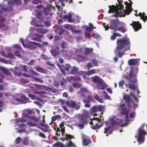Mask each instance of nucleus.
<instances>
[{"label": "nucleus", "instance_id": "58836bf2", "mask_svg": "<svg viewBox=\"0 0 147 147\" xmlns=\"http://www.w3.org/2000/svg\"><path fill=\"white\" fill-rule=\"evenodd\" d=\"M65 137L63 138L65 140H67L69 139H71L73 138V136L70 134H65Z\"/></svg>", "mask_w": 147, "mask_h": 147}, {"label": "nucleus", "instance_id": "5701e85b", "mask_svg": "<svg viewBox=\"0 0 147 147\" xmlns=\"http://www.w3.org/2000/svg\"><path fill=\"white\" fill-rule=\"evenodd\" d=\"M79 68L76 66L71 67L70 73L71 74H78Z\"/></svg>", "mask_w": 147, "mask_h": 147}, {"label": "nucleus", "instance_id": "aec40b11", "mask_svg": "<svg viewBox=\"0 0 147 147\" xmlns=\"http://www.w3.org/2000/svg\"><path fill=\"white\" fill-rule=\"evenodd\" d=\"M51 6L50 7H46L44 8L43 9V11L44 13V14L45 16H48L49 14L51 16L53 14V13H51Z\"/></svg>", "mask_w": 147, "mask_h": 147}, {"label": "nucleus", "instance_id": "680f3d73", "mask_svg": "<svg viewBox=\"0 0 147 147\" xmlns=\"http://www.w3.org/2000/svg\"><path fill=\"white\" fill-rule=\"evenodd\" d=\"M72 85L74 87L79 88L80 86V84L77 83H74L72 84Z\"/></svg>", "mask_w": 147, "mask_h": 147}, {"label": "nucleus", "instance_id": "338daca9", "mask_svg": "<svg viewBox=\"0 0 147 147\" xmlns=\"http://www.w3.org/2000/svg\"><path fill=\"white\" fill-rule=\"evenodd\" d=\"M103 93L104 94H105V95L104 96L105 98L106 99H109L110 98V96H109L107 94L105 91H104L103 92Z\"/></svg>", "mask_w": 147, "mask_h": 147}, {"label": "nucleus", "instance_id": "e2e57ef3", "mask_svg": "<svg viewBox=\"0 0 147 147\" xmlns=\"http://www.w3.org/2000/svg\"><path fill=\"white\" fill-rule=\"evenodd\" d=\"M34 79L37 82H40L41 83H42L44 82L42 80L40 79L36 78H34Z\"/></svg>", "mask_w": 147, "mask_h": 147}, {"label": "nucleus", "instance_id": "c03bdc74", "mask_svg": "<svg viewBox=\"0 0 147 147\" xmlns=\"http://www.w3.org/2000/svg\"><path fill=\"white\" fill-rule=\"evenodd\" d=\"M91 61L92 63L94 65V66H97L98 65V63L97 60L96 59H92Z\"/></svg>", "mask_w": 147, "mask_h": 147}, {"label": "nucleus", "instance_id": "6e6552de", "mask_svg": "<svg viewBox=\"0 0 147 147\" xmlns=\"http://www.w3.org/2000/svg\"><path fill=\"white\" fill-rule=\"evenodd\" d=\"M28 67L26 65H24L23 67L21 66L20 68H16L14 71V74L15 76H19L21 74V72L23 70L25 71H27Z\"/></svg>", "mask_w": 147, "mask_h": 147}, {"label": "nucleus", "instance_id": "4c0bfd02", "mask_svg": "<svg viewBox=\"0 0 147 147\" xmlns=\"http://www.w3.org/2000/svg\"><path fill=\"white\" fill-rule=\"evenodd\" d=\"M94 97L95 99L96 100L100 102L101 103L103 102L102 99L101 98H100L98 95H96L94 96Z\"/></svg>", "mask_w": 147, "mask_h": 147}, {"label": "nucleus", "instance_id": "393cba45", "mask_svg": "<svg viewBox=\"0 0 147 147\" xmlns=\"http://www.w3.org/2000/svg\"><path fill=\"white\" fill-rule=\"evenodd\" d=\"M5 5L4 4H2L1 5V8L2 9L5 11H11L12 9L11 6H9V7H5Z\"/></svg>", "mask_w": 147, "mask_h": 147}, {"label": "nucleus", "instance_id": "ddd939ff", "mask_svg": "<svg viewBox=\"0 0 147 147\" xmlns=\"http://www.w3.org/2000/svg\"><path fill=\"white\" fill-rule=\"evenodd\" d=\"M123 121L122 119H118L116 117H114L112 119V125H119L121 124Z\"/></svg>", "mask_w": 147, "mask_h": 147}, {"label": "nucleus", "instance_id": "603ef678", "mask_svg": "<svg viewBox=\"0 0 147 147\" xmlns=\"http://www.w3.org/2000/svg\"><path fill=\"white\" fill-rule=\"evenodd\" d=\"M86 66L87 69H90L91 68L93 67L94 66L91 63H87Z\"/></svg>", "mask_w": 147, "mask_h": 147}, {"label": "nucleus", "instance_id": "4d7b16f0", "mask_svg": "<svg viewBox=\"0 0 147 147\" xmlns=\"http://www.w3.org/2000/svg\"><path fill=\"white\" fill-rule=\"evenodd\" d=\"M20 82L23 84H25L28 83L29 81L28 80H25L24 79H22L20 81Z\"/></svg>", "mask_w": 147, "mask_h": 147}, {"label": "nucleus", "instance_id": "5fc2aeb1", "mask_svg": "<svg viewBox=\"0 0 147 147\" xmlns=\"http://www.w3.org/2000/svg\"><path fill=\"white\" fill-rule=\"evenodd\" d=\"M22 141V139L20 137H18L15 140V142L17 144H18Z\"/></svg>", "mask_w": 147, "mask_h": 147}, {"label": "nucleus", "instance_id": "7ed1b4c3", "mask_svg": "<svg viewBox=\"0 0 147 147\" xmlns=\"http://www.w3.org/2000/svg\"><path fill=\"white\" fill-rule=\"evenodd\" d=\"M138 71V67H131L129 71L128 75L125 76V78L131 82H137L136 74Z\"/></svg>", "mask_w": 147, "mask_h": 147}, {"label": "nucleus", "instance_id": "0eeeda50", "mask_svg": "<svg viewBox=\"0 0 147 147\" xmlns=\"http://www.w3.org/2000/svg\"><path fill=\"white\" fill-rule=\"evenodd\" d=\"M123 99L125 100V102L127 104V106L129 108L131 107V103L134 104V102L131 97V95L126 94H124L123 96Z\"/></svg>", "mask_w": 147, "mask_h": 147}, {"label": "nucleus", "instance_id": "cd10ccee", "mask_svg": "<svg viewBox=\"0 0 147 147\" xmlns=\"http://www.w3.org/2000/svg\"><path fill=\"white\" fill-rule=\"evenodd\" d=\"M109 7L110 8V10H111V11H113L114 12L118 11V7L117 6L112 5L111 6L110 5L109 6Z\"/></svg>", "mask_w": 147, "mask_h": 147}, {"label": "nucleus", "instance_id": "7c9ffc66", "mask_svg": "<svg viewBox=\"0 0 147 147\" xmlns=\"http://www.w3.org/2000/svg\"><path fill=\"white\" fill-rule=\"evenodd\" d=\"M70 79L71 80L75 81H78L80 80V77L78 76H71Z\"/></svg>", "mask_w": 147, "mask_h": 147}, {"label": "nucleus", "instance_id": "de8ad7c7", "mask_svg": "<svg viewBox=\"0 0 147 147\" xmlns=\"http://www.w3.org/2000/svg\"><path fill=\"white\" fill-rule=\"evenodd\" d=\"M2 71L4 74L7 75H9L10 74V73L9 71L5 68H3Z\"/></svg>", "mask_w": 147, "mask_h": 147}, {"label": "nucleus", "instance_id": "c756f323", "mask_svg": "<svg viewBox=\"0 0 147 147\" xmlns=\"http://www.w3.org/2000/svg\"><path fill=\"white\" fill-rule=\"evenodd\" d=\"M34 68L36 71L40 73H45L46 71L45 70L40 67H35Z\"/></svg>", "mask_w": 147, "mask_h": 147}, {"label": "nucleus", "instance_id": "6ab92c4d", "mask_svg": "<svg viewBox=\"0 0 147 147\" xmlns=\"http://www.w3.org/2000/svg\"><path fill=\"white\" fill-rule=\"evenodd\" d=\"M91 79L94 83L97 84L100 83L103 80L100 77L97 76H94L92 77Z\"/></svg>", "mask_w": 147, "mask_h": 147}, {"label": "nucleus", "instance_id": "f704fd0d", "mask_svg": "<svg viewBox=\"0 0 147 147\" xmlns=\"http://www.w3.org/2000/svg\"><path fill=\"white\" fill-rule=\"evenodd\" d=\"M126 9H125V13L126 14H129L131 12V11L133 9L131 8V7H129L126 8Z\"/></svg>", "mask_w": 147, "mask_h": 147}, {"label": "nucleus", "instance_id": "8fccbe9b", "mask_svg": "<svg viewBox=\"0 0 147 147\" xmlns=\"http://www.w3.org/2000/svg\"><path fill=\"white\" fill-rule=\"evenodd\" d=\"M28 140L27 139V138H25L23 140L22 143L25 145H28Z\"/></svg>", "mask_w": 147, "mask_h": 147}, {"label": "nucleus", "instance_id": "ea45409f", "mask_svg": "<svg viewBox=\"0 0 147 147\" xmlns=\"http://www.w3.org/2000/svg\"><path fill=\"white\" fill-rule=\"evenodd\" d=\"M61 48L63 49H67L68 47V45L65 41H63L61 44Z\"/></svg>", "mask_w": 147, "mask_h": 147}, {"label": "nucleus", "instance_id": "f3484780", "mask_svg": "<svg viewBox=\"0 0 147 147\" xmlns=\"http://www.w3.org/2000/svg\"><path fill=\"white\" fill-rule=\"evenodd\" d=\"M40 125L41 126L44 127L40 128V129L43 132H49V131L51 130V129H50L49 126L47 125H45L44 123H40Z\"/></svg>", "mask_w": 147, "mask_h": 147}, {"label": "nucleus", "instance_id": "39448f33", "mask_svg": "<svg viewBox=\"0 0 147 147\" xmlns=\"http://www.w3.org/2000/svg\"><path fill=\"white\" fill-rule=\"evenodd\" d=\"M27 47L30 50H34L36 49L37 46L40 48L43 47L42 44L36 42L30 41L27 44Z\"/></svg>", "mask_w": 147, "mask_h": 147}, {"label": "nucleus", "instance_id": "b1692460", "mask_svg": "<svg viewBox=\"0 0 147 147\" xmlns=\"http://www.w3.org/2000/svg\"><path fill=\"white\" fill-rule=\"evenodd\" d=\"M91 142L90 139L87 138L86 137L84 138L83 141V144L84 146H87L90 144Z\"/></svg>", "mask_w": 147, "mask_h": 147}, {"label": "nucleus", "instance_id": "e433bc0d", "mask_svg": "<svg viewBox=\"0 0 147 147\" xmlns=\"http://www.w3.org/2000/svg\"><path fill=\"white\" fill-rule=\"evenodd\" d=\"M56 31L57 32V33L60 35H61L64 32L63 29L61 28H58Z\"/></svg>", "mask_w": 147, "mask_h": 147}, {"label": "nucleus", "instance_id": "f8f14e48", "mask_svg": "<svg viewBox=\"0 0 147 147\" xmlns=\"http://www.w3.org/2000/svg\"><path fill=\"white\" fill-rule=\"evenodd\" d=\"M36 18L39 22L42 23L44 21L45 17L43 16L41 11H38L36 13Z\"/></svg>", "mask_w": 147, "mask_h": 147}, {"label": "nucleus", "instance_id": "3c124183", "mask_svg": "<svg viewBox=\"0 0 147 147\" xmlns=\"http://www.w3.org/2000/svg\"><path fill=\"white\" fill-rule=\"evenodd\" d=\"M32 40H34L38 41L40 42H42V40L41 39H40L39 38H38L36 36L35 37H33L32 38Z\"/></svg>", "mask_w": 147, "mask_h": 147}, {"label": "nucleus", "instance_id": "1a4fd4ad", "mask_svg": "<svg viewBox=\"0 0 147 147\" xmlns=\"http://www.w3.org/2000/svg\"><path fill=\"white\" fill-rule=\"evenodd\" d=\"M85 117L84 115L81 116L79 118V120L77 123V126L80 129H83L86 123V120L84 119Z\"/></svg>", "mask_w": 147, "mask_h": 147}, {"label": "nucleus", "instance_id": "37998d69", "mask_svg": "<svg viewBox=\"0 0 147 147\" xmlns=\"http://www.w3.org/2000/svg\"><path fill=\"white\" fill-rule=\"evenodd\" d=\"M119 17H124L125 16L126 13H125V9L122 11H119Z\"/></svg>", "mask_w": 147, "mask_h": 147}, {"label": "nucleus", "instance_id": "a211bd4d", "mask_svg": "<svg viewBox=\"0 0 147 147\" xmlns=\"http://www.w3.org/2000/svg\"><path fill=\"white\" fill-rule=\"evenodd\" d=\"M107 86V84L105 83L103 80L97 85L98 90H103Z\"/></svg>", "mask_w": 147, "mask_h": 147}, {"label": "nucleus", "instance_id": "c9c22d12", "mask_svg": "<svg viewBox=\"0 0 147 147\" xmlns=\"http://www.w3.org/2000/svg\"><path fill=\"white\" fill-rule=\"evenodd\" d=\"M54 146L57 147H63L64 146L63 144L61 142H58L53 144Z\"/></svg>", "mask_w": 147, "mask_h": 147}, {"label": "nucleus", "instance_id": "a19ab883", "mask_svg": "<svg viewBox=\"0 0 147 147\" xmlns=\"http://www.w3.org/2000/svg\"><path fill=\"white\" fill-rule=\"evenodd\" d=\"M93 51V49L92 48H86L85 49V54L86 55L88 54Z\"/></svg>", "mask_w": 147, "mask_h": 147}, {"label": "nucleus", "instance_id": "473e14b6", "mask_svg": "<svg viewBox=\"0 0 147 147\" xmlns=\"http://www.w3.org/2000/svg\"><path fill=\"white\" fill-rule=\"evenodd\" d=\"M117 30H119L121 32L123 33L125 32L126 31V29L123 26H121L117 28Z\"/></svg>", "mask_w": 147, "mask_h": 147}, {"label": "nucleus", "instance_id": "49530a36", "mask_svg": "<svg viewBox=\"0 0 147 147\" xmlns=\"http://www.w3.org/2000/svg\"><path fill=\"white\" fill-rule=\"evenodd\" d=\"M27 124L30 127H36L37 126V124L36 123H33L30 121L28 122Z\"/></svg>", "mask_w": 147, "mask_h": 147}, {"label": "nucleus", "instance_id": "a878e982", "mask_svg": "<svg viewBox=\"0 0 147 147\" xmlns=\"http://www.w3.org/2000/svg\"><path fill=\"white\" fill-rule=\"evenodd\" d=\"M146 133L145 130L141 128H140L138 130V136H144L146 134Z\"/></svg>", "mask_w": 147, "mask_h": 147}, {"label": "nucleus", "instance_id": "79ce46f5", "mask_svg": "<svg viewBox=\"0 0 147 147\" xmlns=\"http://www.w3.org/2000/svg\"><path fill=\"white\" fill-rule=\"evenodd\" d=\"M144 136H138V142L140 143H142L144 141Z\"/></svg>", "mask_w": 147, "mask_h": 147}, {"label": "nucleus", "instance_id": "0e129e2a", "mask_svg": "<svg viewBox=\"0 0 147 147\" xmlns=\"http://www.w3.org/2000/svg\"><path fill=\"white\" fill-rule=\"evenodd\" d=\"M81 91L82 92L87 93L89 91L88 89L86 88H80Z\"/></svg>", "mask_w": 147, "mask_h": 147}, {"label": "nucleus", "instance_id": "72a5a7b5", "mask_svg": "<svg viewBox=\"0 0 147 147\" xmlns=\"http://www.w3.org/2000/svg\"><path fill=\"white\" fill-rule=\"evenodd\" d=\"M107 133L109 134H111L112 133V131L111 129H110V127H108L105 128L104 133L106 134Z\"/></svg>", "mask_w": 147, "mask_h": 147}, {"label": "nucleus", "instance_id": "9d476101", "mask_svg": "<svg viewBox=\"0 0 147 147\" xmlns=\"http://www.w3.org/2000/svg\"><path fill=\"white\" fill-rule=\"evenodd\" d=\"M66 103L69 107L74 108L76 110H78L80 107V105L76 104L75 101H74L71 100L66 102Z\"/></svg>", "mask_w": 147, "mask_h": 147}, {"label": "nucleus", "instance_id": "9b49d317", "mask_svg": "<svg viewBox=\"0 0 147 147\" xmlns=\"http://www.w3.org/2000/svg\"><path fill=\"white\" fill-rule=\"evenodd\" d=\"M130 25L132 26L135 31H137L142 28V25L139 21H132V24H130Z\"/></svg>", "mask_w": 147, "mask_h": 147}, {"label": "nucleus", "instance_id": "09e8293b", "mask_svg": "<svg viewBox=\"0 0 147 147\" xmlns=\"http://www.w3.org/2000/svg\"><path fill=\"white\" fill-rule=\"evenodd\" d=\"M92 36L93 38H95L97 39L100 38V36L99 35L93 33L92 35Z\"/></svg>", "mask_w": 147, "mask_h": 147}, {"label": "nucleus", "instance_id": "4be33fe9", "mask_svg": "<svg viewBox=\"0 0 147 147\" xmlns=\"http://www.w3.org/2000/svg\"><path fill=\"white\" fill-rule=\"evenodd\" d=\"M128 63L130 65H136L138 63V60L136 59H130L128 61Z\"/></svg>", "mask_w": 147, "mask_h": 147}, {"label": "nucleus", "instance_id": "13d9d810", "mask_svg": "<svg viewBox=\"0 0 147 147\" xmlns=\"http://www.w3.org/2000/svg\"><path fill=\"white\" fill-rule=\"evenodd\" d=\"M14 54L16 56L21 57H22L21 55L20 54V52L18 50H16L15 51Z\"/></svg>", "mask_w": 147, "mask_h": 147}, {"label": "nucleus", "instance_id": "2f4dec72", "mask_svg": "<svg viewBox=\"0 0 147 147\" xmlns=\"http://www.w3.org/2000/svg\"><path fill=\"white\" fill-rule=\"evenodd\" d=\"M36 31L38 33L42 34H44L46 32V30L43 28H37Z\"/></svg>", "mask_w": 147, "mask_h": 147}, {"label": "nucleus", "instance_id": "423d86ee", "mask_svg": "<svg viewBox=\"0 0 147 147\" xmlns=\"http://www.w3.org/2000/svg\"><path fill=\"white\" fill-rule=\"evenodd\" d=\"M15 99L16 101L22 102L23 103L26 104L30 102L29 100V98L24 94H21L20 97L16 98Z\"/></svg>", "mask_w": 147, "mask_h": 147}, {"label": "nucleus", "instance_id": "dca6fc26", "mask_svg": "<svg viewBox=\"0 0 147 147\" xmlns=\"http://www.w3.org/2000/svg\"><path fill=\"white\" fill-rule=\"evenodd\" d=\"M121 111L120 113L121 115H126L129 113V110L125 107V104L121 105Z\"/></svg>", "mask_w": 147, "mask_h": 147}, {"label": "nucleus", "instance_id": "052dcab7", "mask_svg": "<svg viewBox=\"0 0 147 147\" xmlns=\"http://www.w3.org/2000/svg\"><path fill=\"white\" fill-rule=\"evenodd\" d=\"M92 27H86V29L87 31H91L94 28L93 26H92Z\"/></svg>", "mask_w": 147, "mask_h": 147}, {"label": "nucleus", "instance_id": "864d4df0", "mask_svg": "<svg viewBox=\"0 0 147 147\" xmlns=\"http://www.w3.org/2000/svg\"><path fill=\"white\" fill-rule=\"evenodd\" d=\"M64 126V124L63 122L61 123L59 125L60 127L61 128V130H62L63 132L65 130V127H63Z\"/></svg>", "mask_w": 147, "mask_h": 147}, {"label": "nucleus", "instance_id": "69168bd1", "mask_svg": "<svg viewBox=\"0 0 147 147\" xmlns=\"http://www.w3.org/2000/svg\"><path fill=\"white\" fill-rule=\"evenodd\" d=\"M124 4L126 5V8L129 7H131L132 5L126 1L124 2Z\"/></svg>", "mask_w": 147, "mask_h": 147}, {"label": "nucleus", "instance_id": "f257e3e1", "mask_svg": "<svg viewBox=\"0 0 147 147\" xmlns=\"http://www.w3.org/2000/svg\"><path fill=\"white\" fill-rule=\"evenodd\" d=\"M116 44V50L117 51V56L119 58L125 54V51L129 50L131 46L130 39L128 38L117 39Z\"/></svg>", "mask_w": 147, "mask_h": 147}, {"label": "nucleus", "instance_id": "c85d7f7f", "mask_svg": "<svg viewBox=\"0 0 147 147\" xmlns=\"http://www.w3.org/2000/svg\"><path fill=\"white\" fill-rule=\"evenodd\" d=\"M103 125V123L100 125H98L97 123H96L95 124L91 126V127L93 129L95 130L100 128Z\"/></svg>", "mask_w": 147, "mask_h": 147}, {"label": "nucleus", "instance_id": "20e7f679", "mask_svg": "<svg viewBox=\"0 0 147 147\" xmlns=\"http://www.w3.org/2000/svg\"><path fill=\"white\" fill-rule=\"evenodd\" d=\"M120 24V22L117 19H113L110 22V27H109L108 25L106 27L105 26V23H103L102 25H104V28H105V30H108L109 28L111 30H113L114 31H117V27L118 24Z\"/></svg>", "mask_w": 147, "mask_h": 147}, {"label": "nucleus", "instance_id": "774afa93", "mask_svg": "<svg viewBox=\"0 0 147 147\" xmlns=\"http://www.w3.org/2000/svg\"><path fill=\"white\" fill-rule=\"evenodd\" d=\"M136 113L135 112H133L129 114V117L130 118H134L135 116Z\"/></svg>", "mask_w": 147, "mask_h": 147}, {"label": "nucleus", "instance_id": "f03ea898", "mask_svg": "<svg viewBox=\"0 0 147 147\" xmlns=\"http://www.w3.org/2000/svg\"><path fill=\"white\" fill-rule=\"evenodd\" d=\"M103 110V107L100 105L98 106H94L92 107L90 110V112L91 115L94 113L93 115L94 117L93 119H91L90 120L91 121L89 123L90 125H93V122L92 120L94 121L96 120L98 122L100 123L102 120H103L104 118H103L102 119L101 118L102 117V115L99 116L98 117H97V115L96 113H94L97 111H102Z\"/></svg>", "mask_w": 147, "mask_h": 147}, {"label": "nucleus", "instance_id": "2eb2a0df", "mask_svg": "<svg viewBox=\"0 0 147 147\" xmlns=\"http://www.w3.org/2000/svg\"><path fill=\"white\" fill-rule=\"evenodd\" d=\"M71 67L70 65L68 63L61 65L59 67V69L62 73L65 72V70L68 71Z\"/></svg>", "mask_w": 147, "mask_h": 147}, {"label": "nucleus", "instance_id": "412c9836", "mask_svg": "<svg viewBox=\"0 0 147 147\" xmlns=\"http://www.w3.org/2000/svg\"><path fill=\"white\" fill-rule=\"evenodd\" d=\"M128 87L130 89H131L133 91H135L136 90L137 92V94H139V91L138 89H137L136 87L134 84H128Z\"/></svg>", "mask_w": 147, "mask_h": 147}, {"label": "nucleus", "instance_id": "bb28decb", "mask_svg": "<svg viewBox=\"0 0 147 147\" xmlns=\"http://www.w3.org/2000/svg\"><path fill=\"white\" fill-rule=\"evenodd\" d=\"M52 54L54 56H57L59 54V52L58 49H52L51 50Z\"/></svg>", "mask_w": 147, "mask_h": 147}, {"label": "nucleus", "instance_id": "4468645a", "mask_svg": "<svg viewBox=\"0 0 147 147\" xmlns=\"http://www.w3.org/2000/svg\"><path fill=\"white\" fill-rule=\"evenodd\" d=\"M60 18L62 19L65 20L66 19H67L68 21L69 22H73L74 21V20L71 19V13H68L67 14L64 15L63 16H61V14L60 15Z\"/></svg>", "mask_w": 147, "mask_h": 147}, {"label": "nucleus", "instance_id": "a18cd8bd", "mask_svg": "<svg viewBox=\"0 0 147 147\" xmlns=\"http://www.w3.org/2000/svg\"><path fill=\"white\" fill-rule=\"evenodd\" d=\"M96 73V69H92L91 70H89L88 71V74L90 75L94 74Z\"/></svg>", "mask_w": 147, "mask_h": 147}, {"label": "nucleus", "instance_id": "bf43d9fd", "mask_svg": "<svg viewBox=\"0 0 147 147\" xmlns=\"http://www.w3.org/2000/svg\"><path fill=\"white\" fill-rule=\"evenodd\" d=\"M84 33L85 36L86 37L89 39L90 38L91 36L89 32H86V31H84Z\"/></svg>", "mask_w": 147, "mask_h": 147}, {"label": "nucleus", "instance_id": "6e6d98bb", "mask_svg": "<svg viewBox=\"0 0 147 147\" xmlns=\"http://www.w3.org/2000/svg\"><path fill=\"white\" fill-rule=\"evenodd\" d=\"M125 83V81L123 80L120 81L118 83L119 86L121 87Z\"/></svg>", "mask_w": 147, "mask_h": 147}]
</instances>
